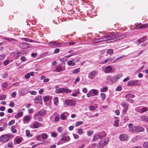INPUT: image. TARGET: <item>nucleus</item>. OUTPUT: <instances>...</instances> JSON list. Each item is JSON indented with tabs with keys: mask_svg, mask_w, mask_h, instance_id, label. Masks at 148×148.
I'll return each instance as SVG.
<instances>
[{
	"mask_svg": "<svg viewBox=\"0 0 148 148\" xmlns=\"http://www.w3.org/2000/svg\"><path fill=\"white\" fill-rule=\"evenodd\" d=\"M100 95L102 99L103 100H104L106 98V96L105 94L103 93H101Z\"/></svg>",
	"mask_w": 148,
	"mask_h": 148,
	"instance_id": "6e6d98bb",
	"label": "nucleus"
},
{
	"mask_svg": "<svg viewBox=\"0 0 148 148\" xmlns=\"http://www.w3.org/2000/svg\"><path fill=\"white\" fill-rule=\"evenodd\" d=\"M144 128L140 126H134L129 129V131L131 133H137L139 132H143Z\"/></svg>",
	"mask_w": 148,
	"mask_h": 148,
	"instance_id": "7ed1b4c3",
	"label": "nucleus"
},
{
	"mask_svg": "<svg viewBox=\"0 0 148 148\" xmlns=\"http://www.w3.org/2000/svg\"><path fill=\"white\" fill-rule=\"evenodd\" d=\"M106 70L108 72H110L112 69V68L111 66H108L106 67Z\"/></svg>",
	"mask_w": 148,
	"mask_h": 148,
	"instance_id": "4c0bfd02",
	"label": "nucleus"
},
{
	"mask_svg": "<svg viewBox=\"0 0 148 148\" xmlns=\"http://www.w3.org/2000/svg\"><path fill=\"white\" fill-rule=\"evenodd\" d=\"M108 89V87L107 86H106L103 88H101L100 89V91L101 92H105Z\"/></svg>",
	"mask_w": 148,
	"mask_h": 148,
	"instance_id": "cd10ccee",
	"label": "nucleus"
},
{
	"mask_svg": "<svg viewBox=\"0 0 148 148\" xmlns=\"http://www.w3.org/2000/svg\"><path fill=\"white\" fill-rule=\"evenodd\" d=\"M26 134L27 136L28 137H31L32 136V134L30 133L29 131L28 130H26Z\"/></svg>",
	"mask_w": 148,
	"mask_h": 148,
	"instance_id": "bb28decb",
	"label": "nucleus"
},
{
	"mask_svg": "<svg viewBox=\"0 0 148 148\" xmlns=\"http://www.w3.org/2000/svg\"><path fill=\"white\" fill-rule=\"evenodd\" d=\"M146 39V36H144L142 38L139 39L137 41V42L139 43H141L145 41Z\"/></svg>",
	"mask_w": 148,
	"mask_h": 148,
	"instance_id": "b1692460",
	"label": "nucleus"
},
{
	"mask_svg": "<svg viewBox=\"0 0 148 148\" xmlns=\"http://www.w3.org/2000/svg\"><path fill=\"white\" fill-rule=\"evenodd\" d=\"M34 73L33 72H31L27 73L25 75V77L26 79H28L30 78V76H32L34 75Z\"/></svg>",
	"mask_w": 148,
	"mask_h": 148,
	"instance_id": "a211bd4d",
	"label": "nucleus"
},
{
	"mask_svg": "<svg viewBox=\"0 0 148 148\" xmlns=\"http://www.w3.org/2000/svg\"><path fill=\"white\" fill-rule=\"evenodd\" d=\"M80 68H78L77 69L73 70L72 71V73L73 74H76L79 73L80 71Z\"/></svg>",
	"mask_w": 148,
	"mask_h": 148,
	"instance_id": "72a5a7b5",
	"label": "nucleus"
},
{
	"mask_svg": "<svg viewBox=\"0 0 148 148\" xmlns=\"http://www.w3.org/2000/svg\"><path fill=\"white\" fill-rule=\"evenodd\" d=\"M71 101L70 100H66L65 101V104L67 105L71 106L70 105H71V104H70V102Z\"/></svg>",
	"mask_w": 148,
	"mask_h": 148,
	"instance_id": "a19ab883",
	"label": "nucleus"
},
{
	"mask_svg": "<svg viewBox=\"0 0 148 148\" xmlns=\"http://www.w3.org/2000/svg\"><path fill=\"white\" fill-rule=\"evenodd\" d=\"M34 101L37 103L41 104L42 102V97L40 95L37 96L35 98Z\"/></svg>",
	"mask_w": 148,
	"mask_h": 148,
	"instance_id": "9b49d317",
	"label": "nucleus"
},
{
	"mask_svg": "<svg viewBox=\"0 0 148 148\" xmlns=\"http://www.w3.org/2000/svg\"><path fill=\"white\" fill-rule=\"evenodd\" d=\"M92 90H90L87 94V96L88 98L90 97H91L93 96V95H92Z\"/></svg>",
	"mask_w": 148,
	"mask_h": 148,
	"instance_id": "f704fd0d",
	"label": "nucleus"
},
{
	"mask_svg": "<svg viewBox=\"0 0 148 148\" xmlns=\"http://www.w3.org/2000/svg\"><path fill=\"white\" fill-rule=\"evenodd\" d=\"M12 134H10L3 135L0 137V142L1 143H5L12 138Z\"/></svg>",
	"mask_w": 148,
	"mask_h": 148,
	"instance_id": "f03ea898",
	"label": "nucleus"
},
{
	"mask_svg": "<svg viewBox=\"0 0 148 148\" xmlns=\"http://www.w3.org/2000/svg\"><path fill=\"white\" fill-rule=\"evenodd\" d=\"M63 128L61 127H59L58 128L57 131L60 133L62 132L63 131Z\"/></svg>",
	"mask_w": 148,
	"mask_h": 148,
	"instance_id": "a18cd8bd",
	"label": "nucleus"
},
{
	"mask_svg": "<svg viewBox=\"0 0 148 148\" xmlns=\"http://www.w3.org/2000/svg\"><path fill=\"white\" fill-rule=\"evenodd\" d=\"M53 100L54 104L56 106H57L58 105V98L57 97H56L54 98Z\"/></svg>",
	"mask_w": 148,
	"mask_h": 148,
	"instance_id": "c85d7f7f",
	"label": "nucleus"
},
{
	"mask_svg": "<svg viewBox=\"0 0 148 148\" xmlns=\"http://www.w3.org/2000/svg\"><path fill=\"white\" fill-rule=\"evenodd\" d=\"M143 146L145 148H148V142H145L143 144Z\"/></svg>",
	"mask_w": 148,
	"mask_h": 148,
	"instance_id": "ea45409f",
	"label": "nucleus"
},
{
	"mask_svg": "<svg viewBox=\"0 0 148 148\" xmlns=\"http://www.w3.org/2000/svg\"><path fill=\"white\" fill-rule=\"evenodd\" d=\"M49 99V97L48 96H45L43 98V100L45 101H47Z\"/></svg>",
	"mask_w": 148,
	"mask_h": 148,
	"instance_id": "09e8293b",
	"label": "nucleus"
},
{
	"mask_svg": "<svg viewBox=\"0 0 148 148\" xmlns=\"http://www.w3.org/2000/svg\"><path fill=\"white\" fill-rule=\"evenodd\" d=\"M8 147L12 148L13 146V143L12 142H9L8 143Z\"/></svg>",
	"mask_w": 148,
	"mask_h": 148,
	"instance_id": "603ef678",
	"label": "nucleus"
},
{
	"mask_svg": "<svg viewBox=\"0 0 148 148\" xmlns=\"http://www.w3.org/2000/svg\"><path fill=\"white\" fill-rule=\"evenodd\" d=\"M64 88H57L55 92L56 93H60L64 92Z\"/></svg>",
	"mask_w": 148,
	"mask_h": 148,
	"instance_id": "f3484780",
	"label": "nucleus"
},
{
	"mask_svg": "<svg viewBox=\"0 0 148 148\" xmlns=\"http://www.w3.org/2000/svg\"><path fill=\"white\" fill-rule=\"evenodd\" d=\"M56 41H52L49 42L48 45L51 47H55Z\"/></svg>",
	"mask_w": 148,
	"mask_h": 148,
	"instance_id": "c756f323",
	"label": "nucleus"
},
{
	"mask_svg": "<svg viewBox=\"0 0 148 148\" xmlns=\"http://www.w3.org/2000/svg\"><path fill=\"white\" fill-rule=\"evenodd\" d=\"M126 36L125 34L119 36H117L115 35H113L112 34V41L114 42L116 40H118L121 39L122 38H125L126 37Z\"/></svg>",
	"mask_w": 148,
	"mask_h": 148,
	"instance_id": "0eeeda50",
	"label": "nucleus"
},
{
	"mask_svg": "<svg viewBox=\"0 0 148 148\" xmlns=\"http://www.w3.org/2000/svg\"><path fill=\"white\" fill-rule=\"evenodd\" d=\"M97 74V72L96 71H92L88 73V77L90 79H93L95 77Z\"/></svg>",
	"mask_w": 148,
	"mask_h": 148,
	"instance_id": "1a4fd4ad",
	"label": "nucleus"
},
{
	"mask_svg": "<svg viewBox=\"0 0 148 148\" xmlns=\"http://www.w3.org/2000/svg\"><path fill=\"white\" fill-rule=\"evenodd\" d=\"M23 114V112L21 111H19L17 114H16L14 116L16 119H18L20 116H21Z\"/></svg>",
	"mask_w": 148,
	"mask_h": 148,
	"instance_id": "5701e85b",
	"label": "nucleus"
},
{
	"mask_svg": "<svg viewBox=\"0 0 148 148\" xmlns=\"http://www.w3.org/2000/svg\"><path fill=\"white\" fill-rule=\"evenodd\" d=\"M74 60V59L72 60H68L67 62V64L70 66H73L75 65V62H73Z\"/></svg>",
	"mask_w": 148,
	"mask_h": 148,
	"instance_id": "4be33fe9",
	"label": "nucleus"
},
{
	"mask_svg": "<svg viewBox=\"0 0 148 148\" xmlns=\"http://www.w3.org/2000/svg\"><path fill=\"white\" fill-rule=\"evenodd\" d=\"M15 123V121L14 120H12L8 123V125L10 126L14 124Z\"/></svg>",
	"mask_w": 148,
	"mask_h": 148,
	"instance_id": "3c124183",
	"label": "nucleus"
},
{
	"mask_svg": "<svg viewBox=\"0 0 148 148\" xmlns=\"http://www.w3.org/2000/svg\"><path fill=\"white\" fill-rule=\"evenodd\" d=\"M128 136L126 134H122L120 135L119 138L121 140L124 141L127 139Z\"/></svg>",
	"mask_w": 148,
	"mask_h": 148,
	"instance_id": "ddd939ff",
	"label": "nucleus"
},
{
	"mask_svg": "<svg viewBox=\"0 0 148 148\" xmlns=\"http://www.w3.org/2000/svg\"><path fill=\"white\" fill-rule=\"evenodd\" d=\"M30 46V45L27 42H24L20 45V47L23 49H27Z\"/></svg>",
	"mask_w": 148,
	"mask_h": 148,
	"instance_id": "4468645a",
	"label": "nucleus"
},
{
	"mask_svg": "<svg viewBox=\"0 0 148 148\" xmlns=\"http://www.w3.org/2000/svg\"><path fill=\"white\" fill-rule=\"evenodd\" d=\"M70 140V139L69 136H64L60 139L59 141L62 144V142L69 141Z\"/></svg>",
	"mask_w": 148,
	"mask_h": 148,
	"instance_id": "2eb2a0df",
	"label": "nucleus"
},
{
	"mask_svg": "<svg viewBox=\"0 0 148 148\" xmlns=\"http://www.w3.org/2000/svg\"><path fill=\"white\" fill-rule=\"evenodd\" d=\"M62 69V68L60 66H57L56 68V71L58 72H60Z\"/></svg>",
	"mask_w": 148,
	"mask_h": 148,
	"instance_id": "473e14b6",
	"label": "nucleus"
},
{
	"mask_svg": "<svg viewBox=\"0 0 148 148\" xmlns=\"http://www.w3.org/2000/svg\"><path fill=\"white\" fill-rule=\"evenodd\" d=\"M122 90V87L121 86H118L116 89V90L118 91H120Z\"/></svg>",
	"mask_w": 148,
	"mask_h": 148,
	"instance_id": "13d9d810",
	"label": "nucleus"
},
{
	"mask_svg": "<svg viewBox=\"0 0 148 148\" xmlns=\"http://www.w3.org/2000/svg\"><path fill=\"white\" fill-rule=\"evenodd\" d=\"M29 93L32 95H35L36 94V91H31L29 92Z\"/></svg>",
	"mask_w": 148,
	"mask_h": 148,
	"instance_id": "774afa93",
	"label": "nucleus"
},
{
	"mask_svg": "<svg viewBox=\"0 0 148 148\" xmlns=\"http://www.w3.org/2000/svg\"><path fill=\"white\" fill-rule=\"evenodd\" d=\"M112 34H111L107 37L99 39L98 42H103L105 41H107L108 42H113L112 41Z\"/></svg>",
	"mask_w": 148,
	"mask_h": 148,
	"instance_id": "423d86ee",
	"label": "nucleus"
},
{
	"mask_svg": "<svg viewBox=\"0 0 148 148\" xmlns=\"http://www.w3.org/2000/svg\"><path fill=\"white\" fill-rule=\"evenodd\" d=\"M140 118L142 121L145 122H148V116L143 115L140 116Z\"/></svg>",
	"mask_w": 148,
	"mask_h": 148,
	"instance_id": "aec40b11",
	"label": "nucleus"
},
{
	"mask_svg": "<svg viewBox=\"0 0 148 148\" xmlns=\"http://www.w3.org/2000/svg\"><path fill=\"white\" fill-rule=\"evenodd\" d=\"M6 95H2L0 97V99L1 100H4L6 97Z\"/></svg>",
	"mask_w": 148,
	"mask_h": 148,
	"instance_id": "864d4df0",
	"label": "nucleus"
},
{
	"mask_svg": "<svg viewBox=\"0 0 148 148\" xmlns=\"http://www.w3.org/2000/svg\"><path fill=\"white\" fill-rule=\"evenodd\" d=\"M138 29H143L146 28L148 27V24H144L140 25L139 26H137Z\"/></svg>",
	"mask_w": 148,
	"mask_h": 148,
	"instance_id": "412c9836",
	"label": "nucleus"
},
{
	"mask_svg": "<svg viewBox=\"0 0 148 148\" xmlns=\"http://www.w3.org/2000/svg\"><path fill=\"white\" fill-rule=\"evenodd\" d=\"M115 58L114 57H112L108 59H107L108 62H110L112 61Z\"/></svg>",
	"mask_w": 148,
	"mask_h": 148,
	"instance_id": "4d7b16f0",
	"label": "nucleus"
},
{
	"mask_svg": "<svg viewBox=\"0 0 148 148\" xmlns=\"http://www.w3.org/2000/svg\"><path fill=\"white\" fill-rule=\"evenodd\" d=\"M67 60V59L65 56L63 58L60 59V61L63 62H64L65 61H66Z\"/></svg>",
	"mask_w": 148,
	"mask_h": 148,
	"instance_id": "49530a36",
	"label": "nucleus"
},
{
	"mask_svg": "<svg viewBox=\"0 0 148 148\" xmlns=\"http://www.w3.org/2000/svg\"><path fill=\"white\" fill-rule=\"evenodd\" d=\"M10 62V61L9 60H5L3 64L4 65L6 66L9 64Z\"/></svg>",
	"mask_w": 148,
	"mask_h": 148,
	"instance_id": "de8ad7c7",
	"label": "nucleus"
},
{
	"mask_svg": "<svg viewBox=\"0 0 148 148\" xmlns=\"http://www.w3.org/2000/svg\"><path fill=\"white\" fill-rule=\"evenodd\" d=\"M64 113H62L60 115V118L62 120H64L66 118V116L64 114Z\"/></svg>",
	"mask_w": 148,
	"mask_h": 148,
	"instance_id": "37998d69",
	"label": "nucleus"
},
{
	"mask_svg": "<svg viewBox=\"0 0 148 148\" xmlns=\"http://www.w3.org/2000/svg\"><path fill=\"white\" fill-rule=\"evenodd\" d=\"M16 142L17 143V144H19L21 142V140L19 138H18L16 139Z\"/></svg>",
	"mask_w": 148,
	"mask_h": 148,
	"instance_id": "bf43d9fd",
	"label": "nucleus"
},
{
	"mask_svg": "<svg viewBox=\"0 0 148 148\" xmlns=\"http://www.w3.org/2000/svg\"><path fill=\"white\" fill-rule=\"evenodd\" d=\"M119 123V121L118 120H116L114 121V125L115 127H118Z\"/></svg>",
	"mask_w": 148,
	"mask_h": 148,
	"instance_id": "58836bf2",
	"label": "nucleus"
},
{
	"mask_svg": "<svg viewBox=\"0 0 148 148\" xmlns=\"http://www.w3.org/2000/svg\"><path fill=\"white\" fill-rule=\"evenodd\" d=\"M71 102H70V104L71 105H70L71 106H74L76 104V101L74 100H70Z\"/></svg>",
	"mask_w": 148,
	"mask_h": 148,
	"instance_id": "79ce46f5",
	"label": "nucleus"
},
{
	"mask_svg": "<svg viewBox=\"0 0 148 148\" xmlns=\"http://www.w3.org/2000/svg\"><path fill=\"white\" fill-rule=\"evenodd\" d=\"M108 141V138H106L100 141L97 144V147L98 148H101L107 145Z\"/></svg>",
	"mask_w": 148,
	"mask_h": 148,
	"instance_id": "39448f33",
	"label": "nucleus"
},
{
	"mask_svg": "<svg viewBox=\"0 0 148 148\" xmlns=\"http://www.w3.org/2000/svg\"><path fill=\"white\" fill-rule=\"evenodd\" d=\"M40 123L39 122H36L33 124V125H32V128H38L39 127V124Z\"/></svg>",
	"mask_w": 148,
	"mask_h": 148,
	"instance_id": "a878e982",
	"label": "nucleus"
},
{
	"mask_svg": "<svg viewBox=\"0 0 148 148\" xmlns=\"http://www.w3.org/2000/svg\"><path fill=\"white\" fill-rule=\"evenodd\" d=\"M106 136V134L105 133L102 134V132L100 133L99 134L95 135L92 140V141L94 142L99 138L100 139H102Z\"/></svg>",
	"mask_w": 148,
	"mask_h": 148,
	"instance_id": "20e7f679",
	"label": "nucleus"
},
{
	"mask_svg": "<svg viewBox=\"0 0 148 148\" xmlns=\"http://www.w3.org/2000/svg\"><path fill=\"white\" fill-rule=\"evenodd\" d=\"M30 117L29 116L27 115L24 117L23 119V121L25 123V121H28L30 120Z\"/></svg>",
	"mask_w": 148,
	"mask_h": 148,
	"instance_id": "393cba45",
	"label": "nucleus"
},
{
	"mask_svg": "<svg viewBox=\"0 0 148 148\" xmlns=\"http://www.w3.org/2000/svg\"><path fill=\"white\" fill-rule=\"evenodd\" d=\"M133 97L134 96L130 94H127L125 97V98L127 101L131 103H133V100L132 99H130V98H133Z\"/></svg>",
	"mask_w": 148,
	"mask_h": 148,
	"instance_id": "9d476101",
	"label": "nucleus"
},
{
	"mask_svg": "<svg viewBox=\"0 0 148 148\" xmlns=\"http://www.w3.org/2000/svg\"><path fill=\"white\" fill-rule=\"evenodd\" d=\"M121 106L123 107V109L122 110V113L123 114H125L128 109V106L127 104L124 103H121Z\"/></svg>",
	"mask_w": 148,
	"mask_h": 148,
	"instance_id": "f8f14e48",
	"label": "nucleus"
},
{
	"mask_svg": "<svg viewBox=\"0 0 148 148\" xmlns=\"http://www.w3.org/2000/svg\"><path fill=\"white\" fill-rule=\"evenodd\" d=\"M107 79L111 83H112L114 80V78H112L111 77H107Z\"/></svg>",
	"mask_w": 148,
	"mask_h": 148,
	"instance_id": "2f4dec72",
	"label": "nucleus"
},
{
	"mask_svg": "<svg viewBox=\"0 0 148 148\" xmlns=\"http://www.w3.org/2000/svg\"><path fill=\"white\" fill-rule=\"evenodd\" d=\"M60 117L59 116H56L55 117V121L56 122H57L59 121Z\"/></svg>",
	"mask_w": 148,
	"mask_h": 148,
	"instance_id": "e2e57ef3",
	"label": "nucleus"
},
{
	"mask_svg": "<svg viewBox=\"0 0 148 148\" xmlns=\"http://www.w3.org/2000/svg\"><path fill=\"white\" fill-rule=\"evenodd\" d=\"M34 112V110L32 108L29 109L28 110V112L29 113H32Z\"/></svg>",
	"mask_w": 148,
	"mask_h": 148,
	"instance_id": "680f3d73",
	"label": "nucleus"
},
{
	"mask_svg": "<svg viewBox=\"0 0 148 148\" xmlns=\"http://www.w3.org/2000/svg\"><path fill=\"white\" fill-rule=\"evenodd\" d=\"M79 93V91H78L75 93L72 94L71 95L73 96L76 97L77 96V95Z\"/></svg>",
	"mask_w": 148,
	"mask_h": 148,
	"instance_id": "338daca9",
	"label": "nucleus"
},
{
	"mask_svg": "<svg viewBox=\"0 0 148 148\" xmlns=\"http://www.w3.org/2000/svg\"><path fill=\"white\" fill-rule=\"evenodd\" d=\"M15 127L14 125H13L11 127V131L14 133H15L17 132L16 129H15Z\"/></svg>",
	"mask_w": 148,
	"mask_h": 148,
	"instance_id": "7c9ffc66",
	"label": "nucleus"
},
{
	"mask_svg": "<svg viewBox=\"0 0 148 148\" xmlns=\"http://www.w3.org/2000/svg\"><path fill=\"white\" fill-rule=\"evenodd\" d=\"M60 43L58 42H57L56 41V44L55 47H61Z\"/></svg>",
	"mask_w": 148,
	"mask_h": 148,
	"instance_id": "5fc2aeb1",
	"label": "nucleus"
},
{
	"mask_svg": "<svg viewBox=\"0 0 148 148\" xmlns=\"http://www.w3.org/2000/svg\"><path fill=\"white\" fill-rule=\"evenodd\" d=\"M113 52V50L112 49H108L106 52V53L109 54H112Z\"/></svg>",
	"mask_w": 148,
	"mask_h": 148,
	"instance_id": "c9c22d12",
	"label": "nucleus"
},
{
	"mask_svg": "<svg viewBox=\"0 0 148 148\" xmlns=\"http://www.w3.org/2000/svg\"><path fill=\"white\" fill-rule=\"evenodd\" d=\"M83 123V122L82 121H78L76 122L75 125L76 127H77L79 125H81Z\"/></svg>",
	"mask_w": 148,
	"mask_h": 148,
	"instance_id": "e433bc0d",
	"label": "nucleus"
},
{
	"mask_svg": "<svg viewBox=\"0 0 148 148\" xmlns=\"http://www.w3.org/2000/svg\"><path fill=\"white\" fill-rule=\"evenodd\" d=\"M140 139V137L139 136H136L133 138L131 140V142L133 143L136 142Z\"/></svg>",
	"mask_w": 148,
	"mask_h": 148,
	"instance_id": "6ab92c4d",
	"label": "nucleus"
},
{
	"mask_svg": "<svg viewBox=\"0 0 148 148\" xmlns=\"http://www.w3.org/2000/svg\"><path fill=\"white\" fill-rule=\"evenodd\" d=\"M77 133L79 134H82L83 133V131L82 129L79 128L78 130Z\"/></svg>",
	"mask_w": 148,
	"mask_h": 148,
	"instance_id": "c03bdc74",
	"label": "nucleus"
},
{
	"mask_svg": "<svg viewBox=\"0 0 148 148\" xmlns=\"http://www.w3.org/2000/svg\"><path fill=\"white\" fill-rule=\"evenodd\" d=\"M47 113V112L46 110H41L36 113L34 116V119L35 120H37L39 121H42L43 119L41 116L46 115Z\"/></svg>",
	"mask_w": 148,
	"mask_h": 148,
	"instance_id": "f257e3e1",
	"label": "nucleus"
},
{
	"mask_svg": "<svg viewBox=\"0 0 148 148\" xmlns=\"http://www.w3.org/2000/svg\"><path fill=\"white\" fill-rule=\"evenodd\" d=\"M130 79V78L128 76L126 78H125L123 80V82H125L129 80Z\"/></svg>",
	"mask_w": 148,
	"mask_h": 148,
	"instance_id": "052dcab7",
	"label": "nucleus"
},
{
	"mask_svg": "<svg viewBox=\"0 0 148 148\" xmlns=\"http://www.w3.org/2000/svg\"><path fill=\"white\" fill-rule=\"evenodd\" d=\"M40 136H41L42 138L44 139H46L47 138V135L45 133H43L41 134V135H38L37 136L36 138L37 140H38V138H39Z\"/></svg>",
	"mask_w": 148,
	"mask_h": 148,
	"instance_id": "dca6fc26",
	"label": "nucleus"
},
{
	"mask_svg": "<svg viewBox=\"0 0 148 148\" xmlns=\"http://www.w3.org/2000/svg\"><path fill=\"white\" fill-rule=\"evenodd\" d=\"M138 81L137 80H130L128 82L127 86H138L139 84L137 83Z\"/></svg>",
	"mask_w": 148,
	"mask_h": 148,
	"instance_id": "6e6552de",
	"label": "nucleus"
},
{
	"mask_svg": "<svg viewBox=\"0 0 148 148\" xmlns=\"http://www.w3.org/2000/svg\"><path fill=\"white\" fill-rule=\"evenodd\" d=\"M93 132L92 131H88V135L89 136H90L93 134Z\"/></svg>",
	"mask_w": 148,
	"mask_h": 148,
	"instance_id": "0e129e2a",
	"label": "nucleus"
},
{
	"mask_svg": "<svg viewBox=\"0 0 148 148\" xmlns=\"http://www.w3.org/2000/svg\"><path fill=\"white\" fill-rule=\"evenodd\" d=\"M89 109L91 110H94L95 109V108L94 106H91L89 107Z\"/></svg>",
	"mask_w": 148,
	"mask_h": 148,
	"instance_id": "69168bd1",
	"label": "nucleus"
},
{
	"mask_svg": "<svg viewBox=\"0 0 148 148\" xmlns=\"http://www.w3.org/2000/svg\"><path fill=\"white\" fill-rule=\"evenodd\" d=\"M92 91L93 93L95 95H96L98 93V91L95 89H92L91 90Z\"/></svg>",
	"mask_w": 148,
	"mask_h": 148,
	"instance_id": "8fccbe9b",
	"label": "nucleus"
}]
</instances>
